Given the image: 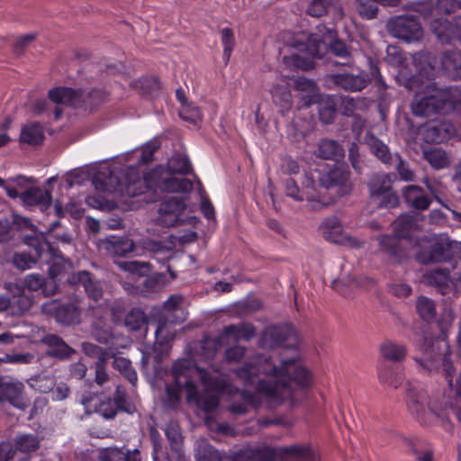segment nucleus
I'll list each match as a JSON object with an SVG mask.
<instances>
[{"mask_svg":"<svg viewBox=\"0 0 461 461\" xmlns=\"http://www.w3.org/2000/svg\"><path fill=\"white\" fill-rule=\"evenodd\" d=\"M121 175L111 168L99 170L93 176L92 184L99 192L129 197L139 196L148 190L186 194L193 189V183L189 179L167 173L163 166L146 172L142 178L133 168H128Z\"/></svg>","mask_w":461,"mask_h":461,"instance_id":"nucleus-1","label":"nucleus"},{"mask_svg":"<svg viewBox=\"0 0 461 461\" xmlns=\"http://www.w3.org/2000/svg\"><path fill=\"white\" fill-rule=\"evenodd\" d=\"M284 373L292 375V379L301 387H307L311 383L309 371L294 360L283 361L277 371L267 358L259 357L249 368L240 369L237 375L248 380L258 393L284 398L288 395Z\"/></svg>","mask_w":461,"mask_h":461,"instance_id":"nucleus-2","label":"nucleus"},{"mask_svg":"<svg viewBox=\"0 0 461 461\" xmlns=\"http://www.w3.org/2000/svg\"><path fill=\"white\" fill-rule=\"evenodd\" d=\"M317 31V33L311 36L298 35L291 46V57L285 56V61L302 69H308L313 66V59L321 58L328 46L337 56L348 54L345 44L336 39L333 31L327 30L322 25Z\"/></svg>","mask_w":461,"mask_h":461,"instance_id":"nucleus-3","label":"nucleus"},{"mask_svg":"<svg viewBox=\"0 0 461 461\" xmlns=\"http://www.w3.org/2000/svg\"><path fill=\"white\" fill-rule=\"evenodd\" d=\"M338 170H327L324 166H320L310 176H299L296 178H289L285 182L286 194L295 200L306 199L313 209H320L331 203V201L323 197L322 187H330L336 183Z\"/></svg>","mask_w":461,"mask_h":461,"instance_id":"nucleus-4","label":"nucleus"},{"mask_svg":"<svg viewBox=\"0 0 461 461\" xmlns=\"http://www.w3.org/2000/svg\"><path fill=\"white\" fill-rule=\"evenodd\" d=\"M26 244L32 246L36 256L41 258V261L49 265L48 275L51 292H57L59 287L58 278L71 267V261L66 258L58 248H55L43 237H26Z\"/></svg>","mask_w":461,"mask_h":461,"instance_id":"nucleus-5","label":"nucleus"},{"mask_svg":"<svg viewBox=\"0 0 461 461\" xmlns=\"http://www.w3.org/2000/svg\"><path fill=\"white\" fill-rule=\"evenodd\" d=\"M48 96L57 104H66L74 108L92 112L105 101V94L100 89L90 91L57 86L49 90Z\"/></svg>","mask_w":461,"mask_h":461,"instance_id":"nucleus-6","label":"nucleus"},{"mask_svg":"<svg viewBox=\"0 0 461 461\" xmlns=\"http://www.w3.org/2000/svg\"><path fill=\"white\" fill-rule=\"evenodd\" d=\"M41 312L48 317L54 318L57 322L70 325L79 318V311L72 303H62L59 300H49L41 304Z\"/></svg>","mask_w":461,"mask_h":461,"instance_id":"nucleus-7","label":"nucleus"},{"mask_svg":"<svg viewBox=\"0 0 461 461\" xmlns=\"http://www.w3.org/2000/svg\"><path fill=\"white\" fill-rule=\"evenodd\" d=\"M185 203L182 198L169 197L164 200L158 210L157 223L170 228L179 224L181 215L185 210Z\"/></svg>","mask_w":461,"mask_h":461,"instance_id":"nucleus-8","label":"nucleus"},{"mask_svg":"<svg viewBox=\"0 0 461 461\" xmlns=\"http://www.w3.org/2000/svg\"><path fill=\"white\" fill-rule=\"evenodd\" d=\"M68 282L75 287L82 286L87 296L97 302L103 296V289L100 283L94 279L93 275L86 270L72 273L68 277Z\"/></svg>","mask_w":461,"mask_h":461,"instance_id":"nucleus-9","label":"nucleus"},{"mask_svg":"<svg viewBox=\"0 0 461 461\" xmlns=\"http://www.w3.org/2000/svg\"><path fill=\"white\" fill-rule=\"evenodd\" d=\"M32 227L30 219L18 214H13L11 218L0 219V242H8L14 238L18 231L30 230Z\"/></svg>","mask_w":461,"mask_h":461,"instance_id":"nucleus-10","label":"nucleus"},{"mask_svg":"<svg viewBox=\"0 0 461 461\" xmlns=\"http://www.w3.org/2000/svg\"><path fill=\"white\" fill-rule=\"evenodd\" d=\"M321 235L328 240L340 244H350V238L337 217L326 219L320 226Z\"/></svg>","mask_w":461,"mask_h":461,"instance_id":"nucleus-11","label":"nucleus"},{"mask_svg":"<svg viewBox=\"0 0 461 461\" xmlns=\"http://www.w3.org/2000/svg\"><path fill=\"white\" fill-rule=\"evenodd\" d=\"M98 458L100 461H141V454L138 448L108 447L99 450Z\"/></svg>","mask_w":461,"mask_h":461,"instance_id":"nucleus-12","label":"nucleus"},{"mask_svg":"<svg viewBox=\"0 0 461 461\" xmlns=\"http://www.w3.org/2000/svg\"><path fill=\"white\" fill-rule=\"evenodd\" d=\"M23 388L21 383L0 382V402L7 401L17 409H25L27 404L23 397Z\"/></svg>","mask_w":461,"mask_h":461,"instance_id":"nucleus-13","label":"nucleus"},{"mask_svg":"<svg viewBox=\"0 0 461 461\" xmlns=\"http://www.w3.org/2000/svg\"><path fill=\"white\" fill-rule=\"evenodd\" d=\"M455 127L449 122L429 125L421 130L427 142H443L449 140L455 133Z\"/></svg>","mask_w":461,"mask_h":461,"instance_id":"nucleus-14","label":"nucleus"},{"mask_svg":"<svg viewBox=\"0 0 461 461\" xmlns=\"http://www.w3.org/2000/svg\"><path fill=\"white\" fill-rule=\"evenodd\" d=\"M105 249L113 256L125 257L133 252L135 246L126 236H111L105 240Z\"/></svg>","mask_w":461,"mask_h":461,"instance_id":"nucleus-15","label":"nucleus"},{"mask_svg":"<svg viewBox=\"0 0 461 461\" xmlns=\"http://www.w3.org/2000/svg\"><path fill=\"white\" fill-rule=\"evenodd\" d=\"M445 370L450 387V394L446 401V404L457 408L461 405V372L452 374L448 364H446Z\"/></svg>","mask_w":461,"mask_h":461,"instance_id":"nucleus-16","label":"nucleus"},{"mask_svg":"<svg viewBox=\"0 0 461 461\" xmlns=\"http://www.w3.org/2000/svg\"><path fill=\"white\" fill-rule=\"evenodd\" d=\"M44 140L42 127L39 122H32L23 126L19 140L31 146L41 145Z\"/></svg>","mask_w":461,"mask_h":461,"instance_id":"nucleus-17","label":"nucleus"},{"mask_svg":"<svg viewBox=\"0 0 461 461\" xmlns=\"http://www.w3.org/2000/svg\"><path fill=\"white\" fill-rule=\"evenodd\" d=\"M196 371L199 374L202 384L208 390L216 393L230 392V384L224 379L212 375L206 369L202 367H196Z\"/></svg>","mask_w":461,"mask_h":461,"instance_id":"nucleus-18","label":"nucleus"},{"mask_svg":"<svg viewBox=\"0 0 461 461\" xmlns=\"http://www.w3.org/2000/svg\"><path fill=\"white\" fill-rule=\"evenodd\" d=\"M152 240L149 244V249L154 253V259L158 263L165 265L173 256L175 243L173 241Z\"/></svg>","mask_w":461,"mask_h":461,"instance_id":"nucleus-19","label":"nucleus"},{"mask_svg":"<svg viewBox=\"0 0 461 461\" xmlns=\"http://www.w3.org/2000/svg\"><path fill=\"white\" fill-rule=\"evenodd\" d=\"M371 195L374 203L380 206L393 207L397 203L395 194L387 186L382 188L373 184Z\"/></svg>","mask_w":461,"mask_h":461,"instance_id":"nucleus-20","label":"nucleus"},{"mask_svg":"<svg viewBox=\"0 0 461 461\" xmlns=\"http://www.w3.org/2000/svg\"><path fill=\"white\" fill-rule=\"evenodd\" d=\"M118 267L136 276H146L151 272V266L148 262L138 260H122L117 262Z\"/></svg>","mask_w":461,"mask_h":461,"instance_id":"nucleus-21","label":"nucleus"},{"mask_svg":"<svg viewBox=\"0 0 461 461\" xmlns=\"http://www.w3.org/2000/svg\"><path fill=\"white\" fill-rule=\"evenodd\" d=\"M31 248L29 252H17L13 256L12 262L14 266L19 270H26L32 268L38 260H41V258L36 256L34 248Z\"/></svg>","mask_w":461,"mask_h":461,"instance_id":"nucleus-22","label":"nucleus"},{"mask_svg":"<svg viewBox=\"0 0 461 461\" xmlns=\"http://www.w3.org/2000/svg\"><path fill=\"white\" fill-rule=\"evenodd\" d=\"M24 285L30 291L42 290V293L48 296L52 295L56 292H51L50 281L46 280L40 274H30L24 277Z\"/></svg>","mask_w":461,"mask_h":461,"instance_id":"nucleus-23","label":"nucleus"},{"mask_svg":"<svg viewBox=\"0 0 461 461\" xmlns=\"http://www.w3.org/2000/svg\"><path fill=\"white\" fill-rule=\"evenodd\" d=\"M223 346V338L221 336L210 337L205 335L201 340V354L207 359H212Z\"/></svg>","mask_w":461,"mask_h":461,"instance_id":"nucleus-24","label":"nucleus"},{"mask_svg":"<svg viewBox=\"0 0 461 461\" xmlns=\"http://www.w3.org/2000/svg\"><path fill=\"white\" fill-rule=\"evenodd\" d=\"M167 173L172 175H187L192 170V165L189 159L181 155L173 156L168 159L167 167H165Z\"/></svg>","mask_w":461,"mask_h":461,"instance_id":"nucleus-25","label":"nucleus"},{"mask_svg":"<svg viewBox=\"0 0 461 461\" xmlns=\"http://www.w3.org/2000/svg\"><path fill=\"white\" fill-rule=\"evenodd\" d=\"M443 93H437L436 96H433L429 99H419V97L416 98L415 102L412 104L411 108L414 113L417 115H427L430 112L438 111L440 109H444V106L446 104H444L442 106H438L434 104V99H439L443 96Z\"/></svg>","mask_w":461,"mask_h":461,"instance_id":"nucleus-26","label":"nucleus"},{"mask_svg":"<svg viewBox=\"0 0 461 461\" xmlns=\"http://www.w3.org/2000/svg\"><path fill=\"white\" fill-rule=\"evenodd\" d=\"M380 352L386 359L399 361L405 357L406 349L403 345L387 340L380 345Z\"/></svg>","mask_w":461,"mask_h":461,"instance_id":"nucleus-27","label":"nucleus"},{"mask_svg":"<svg viewBox=\"0 0 461 461\" xmlns=\"http://www.w3.org/2000/svg\"><path fill=\"white\" fill-rule=\"evenodd\" d=\"M40 447V440L37 436L32 434L18 435L14 439V451L32 453Z\"/></svg>","mask_w":461,"mask_h":461,"instance_id":"nucleus-28","label":"nucleus"},{"mask_svg":"<svg viewBox=\"0 0 461 461\" xmlns=\"http://www.w3.org/2000/svg\"><path fill=\"white\" fill-rule=\"evenodd\" d=\"M429 247L432 249L429 260H441L448 256L447 251L451 249L452 244L447 238L438 240L433 238L429 240Z\"/></svg>","mask_w":461,"mask_h":461,"instance_id":"nucleus-29","label":"nucleus"},{"mask_svg":"<svg viewBox=\"0 0 461 461\" xmlns=\"http://www.w3.org/2000/svg\"><path fill=\"white\" fill-rule=\"evenodd\" d=\"M378 0H357V11L365 18L375 17L377 11ZM383 5H394L399 0H379Z\"/></svg>","mask_w":461,"mask_h":461,"instance_id":"nucleus-30","label":"nucleus"},{"mask_svg":"<svg viewBox=\"0 0 461 461\" xmlns=\"http://www.w3.org/2000/svg\"><path fill=\"white\" fill-rule=\"evenodd\" d=\"M194 366L191 360L187 358L177 359L174 362L171 369L175 380L184 381L192 378Z\"/></svg>","mask_w":461,"mask_h":461,"instance_id":"nucleus-31","label":"nucleus"},{"mask_svg":"<svg viewBox=\"0 0 461 461\" xmlns=\"http://www.w3.org/2000/svg\"><path fill=\"white\" fill-rule=\"evenodd\" d=\"M406 201L417 209H427L429 202L423 194L422 191L417 186H409L404 192Z\"/></svg>","mask_w":461,"mask_h":461,"instance_id":"nucleus-32","label":"nucleus"},{"mask_svg":"<svg viewBox=\"0 0 461 461\" xmlns=\"http://www.w3.org/2000/svg\"><path fill=\"white\" fill-rule=\"evenodd\" d=\"M195 458L196 461H223L221 454L207 441L199 443Z\"/></svg>","mask_w":461,"mask_h":461,"instance_id":"nucleus-33","label":"nucleus"},{"mask_svg":"<svg viewBox=\"0 0 461 461\" xmlns=\"http://www.w3.org/2000/svg\"><path fill=\"white\" fill-rule=\"evenodd\" d=\"M145 321V313L140 308H132L124 318V325L132 331L140 330Z\"/></svg>","mask_w":461,"mask_h":461,"instance_id":"nucleus-34","label":"nucleus"},{"mask_svg":"<svg viewBox=\"0 0 461 461\" xmlns=\"http://www.w3.org/2000/svg\"><path fill=\"white\" fill-rule=\"evenodd\" d=\"M113 405L119 411L132 413L135 411V406L129 401L127 393L121 386H117L113 395Z\"/></svg>","mask_w":461,"mask_h":461,"instance_id":"nucleus-35","label":"nucleus"},{"mask_svg":"<svg viewBox=\"0 0 461 461\" xmlns=\"http://www.w3.org/2000/svg\"><path fill=\"white\" fill-rule=\"evenodd\" d=\"M82 347L86 355L95 357L97 360H101L102 357L104 360H109L115 356V351L111 348H103L90 342H84Z\"/></svg>","mask_w":461,"mask_h":461,"instance_id":"nucleus-36","label":"nucleus"},{"mask_svg":"<svg viewBox=\"0 0 461 461\" xmlns=\"http://www.w3.org/2000/svg\"><path fill=\"white\" fill-rule=\"evenodd\" d=\"M22 198L27 203H40L44 205H50L51 203V194L46 191L42 194L39 189H28L22 194Z\"/></svg>","mask_w":461,"mask_h":461,"instance_id":"nucleus-37","label":"nucleus"},{"mask_svg":"<svg viewBox=\"0 0 461 461\" xmlns=\"http://www.w3.org/2000/svg\"><path fill=\"white\" fill-rule=\"evenodd\" d=\"M425 401L424 395L411 393L407 402L408 410L418 418L422 417L427 411Z\"/></svg>","mask_w":461,"mask_h":461,"instance_id":"nucleus-38","label":"nucleus"},{"mask_svg":"<svg viewBox=\"0 0 461 461\" xmlns=\"http://www.w3.org/2000/svg\"><path fill=\"white\" fill-rule=\"evenodd\" d=\"M183 390V382L174 379V382L167 384L166 395L167 401L170 407H176L181 399V392Z\"/></svg>","mask_w":461,"mask_h":461,"instance_id":"nucleus-39","label":"nucleus"},{"mask_svg":"<svg viewBox=\"0 0 461 461\" xmlns=\"http://www.w3.org/2000/svg\"><path fill=\"white\" fill-rule=\"evenodd\" d=\"M319 155L326 159L342 156L341 148L333 140H324L319 147Z\"/></svg>","mask_w":461,"mask_h":461,"instance_id":"nucleus-40","label":"nucleus"},{"mask_svg":"<svg viewBox=\"0 0 461 461\" xmlns=\"http://www.w3.org/2000/svg\"><path fill=\"white\" fill-rule=\"evenodd\" d=\"M424 154L429 163L435 168H442L448 164L447 156L439 149L425 151Z\"/></svg>","mask_w":461,"mask_h":461,"instance_id":"nucleus-41","label":"nucleus"},{"mask_svg":"<svg viewBox=\"0 0 461 461\" xmlns=\"http://www.w3.org/2000/svg\"><path fill=\"white\" fill-rule=\"evenodd\" d=\"M220 403L219 397L217 395H202L198 399V402L194 404L198 409L203 411L206 413L213 412Z\"/></svg>","mask_w":461,"mask_h":461,"instance_id":"nucleus-42","label":"nucleus"},{"mask_svg":"<svg viewBox=\"0 0 461 461\" xmlns=\"http://www.w3.org/2000/svg\"><path fill=\"white\" fill-rule=\"evenodd\" d=\"M416 307L421 318L429 320L434 316L435 306L431 300L421 296L418 299Z\"/></svg>","mask_w":461,"mask_h":461,"instance_id":"nucleus-43","label":"nucleus"},{"mask_svg":"<svg viewBox=\"0 0 461 461\" xmlns=\"http://www.w3.org/2000/svg\"><path fill=\"white\" fill-rule=\"evenodd\" d=\"M29 384L33 389L44 393L52 390L54 385L52 378L41 375L32 377Z\"/></svg>","mask_w":461,"mask_h":461,"instance_id":"nucleus-44","label":"nucleus"},{"mask_svg":"<svg viewBox=\"0 0 461 461\" xmlns=\"http://www.w3.org/2000/svg\"><path fill=\"white\" fill-rule=\"evenodd\" d=\"M274 101L283 108H287L291 103V95L285 86H275L272 89Z\"/></svg>","mask_w":461,"mask_h":461,"instance_id":"nucleus-45","label":"nucleus"},{"mask_svg":"<svg viewBox=\"0 0 461 461\" xmlns=\"http://www.w3.org/2000/svg\"><path fill=\"white\" fill-rule=\"evenodd\" d=\"M183 382V390H185L186 394V402L188 403L195 404L198 402V399L201 396V393L198 391V388L193 379H185Z\"/></svg>","mask_w":461,"mask_h":461,"instance_id":"nucleus-46","label":"nucleus"},{"mask_svg":"<svg viewBox=\"0 0 461 461\" xmlns=\"http://www.w3.org/2000/svg\"><path fill=\"white\" fill-rule=\"evenodd\" d=\"M368 145L377 158L384 162L388 161V149L383 142L374 137H370L368 140Z\"/></svg>","mask_w":461,"mask_h":461,"instance_id":"nucleus-47","label":"nucleus"},{"mask_svg":"<svg viewBox=\"0 0 461 461\" xmlns=\"http://www.w3.org/2000/svg\"><path fill=\"white\" fill-rule=\"evenodd\" d=\"M138 83L146 94H152L160 89V81L157 77H144Z\"/></svg>","mask_w":461,"mask_h":461,"instance_id":"nucleus-48","label":"nucleus"},{"mask_svg":"<svg viewBox=\"0 0 461 461\" xmlns=\"http://www.w3.org/2000/svg\"><path fill=\"white\" fill-rule=\"evenodd\" d=\"M414 226L413 219L410 215H402L394 222V230L398 237H404L405 230Z\"/></svg>","mask_w":461,"mask_h":461,"instance_id":"nucleus-49","label":"nucleus"},{"mask_svg":"<svg viewBox=\"0 0 461 461\" xmlns=\"http://www.w3.org/2000/svg\"><path fill=\"white\" fill-rule=\"evenodd\" d=\"M179 115L186 122H195L201 117V111L198 107L189 104L186 106L181 107Z\"/></svg>","mask_w":461,"mask_h":461,"instance_id":"nucleus-50","label":"nucleus"},{"mask_svg":"<svg viewBox=\"0 0 461 461\" xmlns=\"http://www.w3.org/2000/svg\"><path fill=\"white\" fill-rule=\"evenodd\" d=\"M86 203L95 209H99L101 211H106L113 208L112 203L108 200H105L101 195H88L86 199Z\"/></svg>","mask_w":461,"mask_h":461,"instance_id":"nucleus-51","label":"nucleus"},{"mask_svg":"<svg viewBox=\"0 0 461 461\" xmlns=\"http://www.w3.org/2000/svg\"><path fill=\"white\" fill-rule=\"evenodd\" d=\"M159 146L156 142L147 143L141 149L140 156V162L142 164H149L153 160L155 152L158 149Z\"/></svg>","mask_w":461,"mask_h":461,"instance_id":"nucleus-52","label":"nucleus"},{"mask_svg":"<svg viewBox=\"0 0 461 461\" xmlns=\"http://www.w3.org/2000/svg\"><path fill=\"white\" fill-rule=\"evenodd\" d=\"M106 362L107 360H104V357H102L101 360H97L95 362V380L99 385L104 384L109 379V375L106 372Z\"/></svg>","mask_w":461,"mask_h":461,"instance_id":"nucleus-53","label":"nucleus"},{"mask_svg":"<svg viewBox=\"0 0 461 461\" xmlns=\"http://www.w3.org/2000/svg\"><path fill=\"white\" fill-rule=\"evenodd\" d=\"M113 398L103 401L99 405V412L106 419H113L118 413L115 405L113 404Z\"/></svg>","mask_w":461,"mask_h":461,"instance_id":"nucleus-54","label":"nucleus"},{"mask_svg":"<svg viewBox=\"0 0 461 461\" xmlns=\"http://www.w3.org/2000/svg\"><path fill=\"white\" fill-rule=\"evenodd\" d=\"M145 279L142 282V285L144 287V291L147 293L149 292H156L158 291L161 286V278L158 276H151L148 275L144 276Z\"/></svg>","mask_w":461,"mask_h":461,"instance_id":"nucleus-55","label":"nucleus"},{"mask_svg":"<svg viewBox=\"0 0 461 461\" xmlns=\"http://www.w3.org/2000/svg\"><path fill=\"white\" fill-rule=\"evenodd\" d=\"M184 297L180 294L170 295L163 303V308L167 312H176L180 309Z\"/></svg>","mask_w":461,"mask_h":461,"instance_id":"nucleus-56","label":"nucleus"},{"mask_svg":"<svg viewBox=\"0 0 461 461\" xmlns=\"http://www.w3.org/2000/svg\"><path fill=\"white\" fill-rule=\"evenodd\" d=\"M74 350L70 348L65 341L62 342L59 346L55 348H51L49 351V354L52 357L64 359L68 357Z\"/></svg>","mask_w":461,"mask_h":461,"instance_id":"nucleus-57","label":"nucleus"},{"mask_svg":"<svg viewBox=\"0 0 461 461\" xmlns=\"http://www.w3.org/2000/svg\"><path fill=\"white\" fill-rule=\"evenodd\" d=\"M297 88L303 92H307L311 94V95L309 96V100L307 101L308 104L314 101L316 87L312 81L308 79H300L297 82Z\"/></svg>","mask_w":461,"mask_h":461,"instance_id":"nucleus-58","label":"nucleus"},{"mask_svg":"<svg viewBox=\"0 0 461 461\" xmlns=\"http://www.w3.org/2000/svg\"><path fill=\"white\" fill-rule=\"evenodd\" d=\"M307 11L312 16H321L326 12V3L324 0H312Z\"/></svg>","mask_w":461,"mask_h":461,"instance_id":"nucleus-59","label":"nucleus"},{"mask_svg":"<svg viewBox=\"0 0 461 461\" xmlns=\"http://www.w3.org/2000/svg\"><path fill=\"white\" fill-rule=\"evenodd\" d=\"M14 448L11 442L0 443V461H9L14 457Z\"/></svg>","mask_w":461,"mask_h":461,"instance_id":"nucleus-60","label":"nucleus"},{"mask_svg":"<svg viewBox=\"0 0 461 461\" xmlns=\"http://www.w3.org/2000/svg\"><path fill=\"white\" fill-rule=\"evenodd\" d=\"M254 334V329L250 324H244L241 327H232V337L236 336L239 339H249Z\"/></svg>","mask_w":461,"mask_h":461,"instance_id":"nucleus-61","label":"nucleus"},{"mask_svg":"<svg viewBox=\"0 0 461 461\" xmlns=\"http://www.w3.org/2000/svg\"><path fill=\"white\" fill-rule=\"evenodd\" d=\"M222 43L224 46L223 59L226 63L230 59V28L226 27L222 30Z\"/></svg>","mask_w":461,"mask_h":461,"instance_id":"nucleus-62","label":"nucleus"},{"mask_svg":"<svg viewBox=\"0 0 461 461\" xmlns=\"http://www.w3.org/2000/svg\"><path fill=\"white\" fill-rule=\"evenodd\" d=\"M201 211L207 220L214 219V208L209 199L202 195Z\"/></svg>","mask_w":461,"mask_h":461,"instance_id":"nucleus-63","label":"nucleus"},{"mask_svg":"<svg viewBox=\"0 0 461 461\" xmlns=\"http://www.w3.org/2000/svg\"><path fill=\"white\" fill-rule=\"evenodd\" d=\"M36 35L34 33H28L23 36H20L14 44V49L16 52L22 51L30 42H32L35 39Z\"/></svg>","mask_w":461,"mask_h":461,"instance_id":"nucleus-64","label":"nucleus"}]
</instances>
